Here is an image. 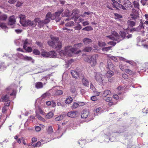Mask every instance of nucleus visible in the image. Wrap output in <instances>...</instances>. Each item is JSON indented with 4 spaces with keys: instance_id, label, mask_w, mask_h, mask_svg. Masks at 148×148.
<instances>
[{
    "instance_id": "1",
    "label": "nucleus",
    "mask_w": 148,
    "mask_h": 148,
    "mask_svg": "<svg viewBox=\"0 0 148 148\" xmlns=\"http://www.w3.org/2000/svg\"><path fill=\"white\" fill-rule=\"evenodd\" d=\"M63 11V10L61 9L59 11L55 13V14L52 15L51 13H48L46 16L45 19L42 21H39L38 18L35 19V21L38 22V24L40 26H42L44 24H46L49 22L50 19L53 20L55 19L56 22H58L61 19L60 17V14Z\"/></svg>"
},
{
    "instance_id": "2",
    "label": "nucleus",
    "mask_w": 148,
    "mask_h": 148,
    "mask_svg": "<svg viewBox=\"0 0 148 148\" xmlns=\"http://www.w3.org/2000/svg\"><path fill=\"white\" fill-rule=\"evenodd\" d=\"M120 35L115 31L112 32V35L106 36V37L110 39L116 41L117 42H119L121 40H122L124 38H132L131 34H129L127 33H126L123 32H120Z\"/></svg>"
},
{
    "instance_id": "3",
    "label": "nucleus",
    "mask_w": 148,
    "mask_h": 148,
    "mask_svg": "<svg viewBox=\"0 0 148 148\" xmlns=\"http://www.w3.org/2000/svg\"><path fill=\"white\" fill-rule=\"evenodd\" d=\"M59 40L58 37H51L50 40L48 41V43L49 46L53 48H60L61 47V44Z\"/></svg>"
},
{
    "instance_id": "4",
    "label": "nucleus",
    "mask_w": 148,
    "mask_h": 148,
    "mask_svg": "<svg viewBox=\"0 0 148 148\" xmlns=\"http://www.w3.org/2000/svg\"><path fill=\"white\" fill-rule=\"evenodd\" d=\"M96 57V55H90L86 56L84 58V60L85 61L89 63L92 67H94L97 64Z\"/></svg>"
},
{
    "instance_id": "5",
    "label": "nucleus",
    "mask_w": 148,
    "mask_h": 148,
    "mask_svg": "<svg viewBox=\"0 0 148 148\" xmlns=\"http://www.w3.org/2000/svg\"><path fill=\"white\" fill-rule=\"evenodd\" d=\"M75 51V49L69 46L65 48L64 50L60 51V54L61 55L62 54L64 56H71L72 55V54L74 53Z\"/></svg>"
},
{
    "instance_id": "6",
    "label": "nucleus",
    "mask_w": 148,
    "mask_h": 148,
    "mask_svg": "<svg viewBox=\"0 0 148 148\" xmlns=\"http://www.w3.org/2000/svg\"><path fill=\"white\" fill-rule=\"evenodd\" d=\"M81 117L83 119L87 118V119L86 120L87 122L90 121L94 119L93 114H90L89 112L86 110H84L83 111Z\"/></svg>"
},
{
    "instance_id": "7",
    "label": "nucleus",
    "mask_w": 148,
    "mask_h": 148,
    "mask_svg": "<svg viewBox=\"0 0 148 148\" xmlns=\"http://www.w3.org/2000/svg\"><path fill=\"white\" fill-rule=\"evenodd\" d=\"M41 55L42 56L45 57L53 58L55 56L56 53L54 51L47 52L45 50L42 49V51Z\"/></svg>"
},
{
    "instance_id": "8",
    "label": "nucleus",
    "mask_w": 148,
    "mask_h": 148,
    "mask_svg": "<svg viewBox=\"0 0 148 148\" xmlns=\"http://www.w3.org/2000/svg\"><path fill=\"white\" fill-rule=\"evenodd\" d=\"M95 79L96 81L98 82L99 83L102 84L103 83V78L104 76L101 74L96 73L95 74Z\"/></svg>"
},
{
    "instance_id": "9",
    "label": "nucleus",
    "mask_w": 148,
    "mask_h": 148,
    "mask_svg": "<svg viewBox=\"0 0 148 148\" xmlns=\"http://www.w3.org/2000/svg\"><path fill=\"white\" fill-rule=\"evenodd\" d=\"M130 16L131 18L134 20L138 19L139 17L138 11L134 9H132V13L130 14Z\"/></svg>"
},
{
    "instance_id": "10",
    "label": "nucleus",
    "mask_w": 148,
    "mask_h": 148,
    "mask_svg": "<svg viewBox=\"0 0 148 148\" xmlns=\"http://www.w3.org/2000/svg\"><path fill=\"white\" fill-rule=\"evenodd\" d=\"M123 6L127 8H130L132 7L131 3L128 0H125L123 2Z\"/></svg>"
},
{
    "instance_id": "11",
    "label": "nucleus",
    "mask_w": 148,
    "mask_h": 148,
    "mask_svg": "<svg viewBox=\"0 0 148 148\" xmlns=\"http://www.w3.org/2000/svg\"><path fill=\"white\" fill-rule=\"evenodd\" d=\"M71 74L72 76L75 79H77L78 77L82 78V76H80V73L75 71L71 70Z\"/></svg>"
},
{
    "instance_id": "12",
    "label": "nucleus",
    "mask_w": 148,
    "mask_h": 148,
    "mask_svg": "<svg viewBox=\"0 0 148 148\" xmlns=\"http://www.w3.org/2000/svg\"><path fill=\"white\" fill-rule=\"evenodd\" d=\"M107 68L110 70H112L114 68V65L112 63L110 59L107 60Z\"/></svg>"
},
{
    "instance_id": "13",
    "label": "nucleus",
    "mask_w": 148,
    "mask_h": 148,
    "mask_svg": "<svg viewBox=\"0 0 148 148\" xmlns=\"http://www.w3.org/2000/svg\"><path fill=\"white\" fill-rule=\"evenodd\" d=\"M21 25L25 27L29 25L32 26L35 25H34V23L33 21H31L29 20H27V21L25 20L23 23Z\"/></svg>"
},
{
    "instance_id": "14",
    "label": "nucleus",
    "mask_w": 148,
    "mask_h": 148,
    "mask_svg": "<svg viewBox=\"0 0 148 148\" xmlns=\"http://www.w3.org/2000/svg\"><path fill=\"white\" fill-rule=\"evenodd\" d=\"M77 111H72L68 112L67 114V116L70 117H75L77 116Z\"/></svg>"
},
{
    "instance_id": "15",
    "label": "nucleus",
    "mask_w": 148,
    "mask_h": 148,
    "mask_svg": "<svg viewBox=\"0 0 148 148\" xmlns=\"http://www.w3.org/2000/svg\"><path fill=\"white\" fill-rule=\"evenodd\" d=\"M15 18L13 16H11L9 18V22L8 23V25H12L15 23Z\"/></svg>"
},
{
    "instance_id": "16",
    "label": "nucleus",
    "mask_w": 148,
    "mask_h": 148,
    "mask_svg": "<svg viewBox=\"0 0 148 148\" xmlns=\"http://www.w3.org/2000/svg\"><path fill=\"white\" fill-rule=\"evenodd\" d=\"M84 105V102H78V103H74L73 105L71 106V108L73 109H74L79 106H81Z\"/></svg>"
},
{
    "instance_id": "17",
    "label": "nucleus",
    "mask_w": 148,
    "mask_h": 148,
    "mask_svg": "<svg viewBox=\"0 0 148 148\" xmlns=\"http://www.w3.org/2000/svg\"><path fill=\"white\" fill-rule=\"evenodd\" d=\"M83 42L85 45H87L90 44L92 42V40L90 38H86L83 39Z\"/></svg>"
},
{
    "instance_id": "18",
    "label": "nucleus",
    "mask_w": 148,
    "mask_h": 148,
    "mask_svg": "<svg viewBox=\"0 0 148 148\" xmlns=\"http://www.w3.org/2000/svg\"><path fill=\"white\" fill-rule=\"evenodd\" d=\"M31 43V41L27 39L25 40L24 41L23 48L26 50L27 49V46Z\"/></svg>"
},
{
    "instance_id": "19",
    "label": "nucleus",
    "mask_w": 148,
    "mask_h": 148,
    "mask_svg": "<svg viewBox=\"0 0 148 148\" xmlns=\"http://www.w3.org/2000/svg\"><path fill=\"white\" fill-rule=\"evenodd\" d=\"M82 83L85 86H88L89 85V82L85 78H83V77L82 76Z\"/></svg>"
},
{
    "instance_id": "20",
    "label": "nucleus",
    "mask_w": 148,
    "mask_h": 148,
    "mask_svg": "<svg viewBox=\"0 0 148 148\" xmlns=\"http://www.w3.org/2000/svg\"><path fill=\"white\" fill-rule=\"evenodd\" d=\"M25 16L24 15L21 14L19 16V18H20V22L22 25L23 23L25 20Z\"/></svg>"
},
{
    "instance_id": "21",
    "label": "nucleus",
    "mask_w": 148,
    "mask_h": 148,
    "mask_svg": "<svg viewBox=\"0 0 148 148\" xmlns=\"http://www.w3.org/2000/svg\"><path fill=\"white\" fill-rule=\"evenodd\" d=\"M24 58V60H25L30 61L33 63H34V60L31 57H28L26 56H25V57Z\"/></svg>"
},
{
    "instance_id": "22",
    "label": "nucleus",
    "mask_w": 148,
    "mask_h": 148,
    "mask_svg": "<svg viewBox=\"0 0 148 148\" xmlns=\"http://www.w3.org/2000/svg\"><path fill=\"white\" fill-rule=\"evenodd\" d=\"M35 87L37 89L42 88L43 87V84L41 82H38L35 84Z\"/></svg>"
},
{
    "instance_id": "23",
    "label": "nucleus",
    "mask_w": 148,
    "mask_h": 148,
    "mask_svg": "<svg viewBox=\"0 0 148 148\" xmlns=\"http://www.w3.org/2000/svg\"><path fill=\"white\" fill-rule=\"evenodd\" d=\"M78 13L79 12L77 10H73L71 14L73 16L72 17H79V16L78 15Z\"/></svg>"
},
{
    "instance_id": "24",
    "label": "nucleus",
    "mask_w": 148,
    "mask_h": 148,
    "mask_svg": "<svg viewBox=\"0 0 148 148\" xmlns=\"http://www.w3.org/2000/svg\"><path fill=\"white\" fill-rule=\"evenodd\" d=\"M114 74V72L111 70H110L107 72L106 74V76L107 77H110Z\"/></svg>"
},
{
    "instance_id": "25",
    "label": "nucleus",
    "mask_w": 148,
    "mask_h": 148,
    "mask_svg": "<svg viewBox=\"0 0 148 148\" xmlns=\"http://www.w3.org/2000/svg\"><path fill=\"white\" fill-rule=\"evenodd\" d=\"M8 16L5 14H2L0 16V21H4L7 19Z\"/></svg>"
},
{
    "instance_id": "26",
    "label": "nucleus",
    "mask_w": 148,
    "mask_h": 148,
    "mask_svg": "<svg viewBox=\"0 0 148 148\" xmlns=\"http://www.w3.org/2000/svg\"><path fill=\"white\" fill-rule=\"evenodd\" d=\"M92 49V48L91 47H85L82 51L84 52H89Z\"/></svg>"
},
{
    "instance_id": "27",
    "label": "nucleus",
    "mask_w": 148,
    "mask_h": 148,
    "mask_svg": "<svg viewBox=\"0 0 148 148\" xmlns=\"http://www.w3.org/2000/svg\"><path fill=\"white\" fill-rule=\"evenodd\" d=\"M63 93L62 90H55L54 91V94L56 95H61Z\"/></svg>"
},
{
    "instance_id": "28",
    "label": "nucleus",
    "mask_w": 148,
    "mask_h": 148,
    "mask_svg": "<svg viewBox=\"0 0 148 148\" xmlns=\"http://www.w3.org/2000/svg\"><path fill=\"white\" fill-rule=\"evenodd\" d=\"M119 66L120 69L123 71H124L126 70V69H125L126 67H127V68H128V66H126L125 65L120 64V63Z\"/></svg>"
},
{
    "instance_id": "29",
    "label": "nucleus",
    "mask_w": 148,
    "mask_h": 148,
    "mask_svg": "<svg viewBox=\"0 0 148 148\" xmlns=\"http://www.w3.org/2000/svg\"><path fill=\"white\" fill-rule=\"evenodd\" d=\"M70 15L69 11L68 10H66L64 13L62 14V16H66L68 17L70 16Z\"/></svg>"
},
{
    "instance_id": "30",
    "label": "nucleus",
    "mask_w": 148,
    "mask_h": 148,
    "mask_svg": "<svg viewBox=\"0 0 148 148\" xmlns=\"http://www.w3.org/2000/svg\"><path fill=\"white\" fill-rule=\"evenodd\" d=\"M133 4L135 8L138 9H139V5L138 2L137 0L134 1L133 2Z\"/></svg>"
},
{
    "instance_id": "31",
    "label": "nucleus",
    "mask_w": 148,
    "mask_h": 148,
    "mask_svg": "<svg viewBox=\"0 0 148 148\" xmlns=\"http://www.w3.org/2000/svg\"><path fill=\"white\" fill-rule=\"evenodd\" d=\"M135 23L133 21L128 20L127 21V24L130 27H133L135 25Z\"/></svg>"
},
{
    "instance_id": "32",
    "label": "nucleus",
    "mask_w": 148,
    "mask_h": 148,
    "mask_svg": "<svg viewBox=\"0 0 148 148\" xmlns=\"http://www.w3.org/2000/svg\"><path fill=\"white\" fill-rule=\"evenodd\" d=\"M93 28L90 26H88L82 29L83 30L86 31H90L92 30Z\"/></svg>"
},
{
    "instance_id": "33",
    "label": "nucleus",
    "mask_w": 148,
    "mask_h": 148,
    "mask_svg": "<svg viewBox=\"0 0 148 148\" xmlns=\"http://www.w3.org/2000/svg\"><path fill=\"white\" fill-rule=\"evenodd\" d=\"M53 115V113L51 112H49L48 113L46 116V118L49 119L52 118Z\"/></svg>"
},
{
    "instance_id": "34",
    "label": "nucleus",
    "mask_w": 148,
    "mask_h": 148,
    "mask_svg": "<svg viewBox=\"0 0 148 148\" xmlns=\"http://www.w3.org/2000/svg\"><path fill=\"white\" fill-rule=\"evenodd\" d=\"M63 119V116L62 115H60V116L56 117L55 119V121H61Z\"/></svg>"
},
{
    "instance_id": "35",
    "label": "nucleus",
    "mask_w": 148,
    "mask_h": 148,
    "mask_svg": "<svg viewBox=\"0 0 148 148\" xmlns=\"http://www.w3.org/2000/svg\"><path fill=\"white\" fill-rule=\"evenodd\" d=\"M74 25V24L73 21H70L65 24L66 26H71Z\"/></svg>"
},
{
    "instance_id": "36",
    "label": "nucleus",
    "mask_w": 148,
    "mask_h": 148,
    "mask_svg": "<svg viewBox=\"0 0 148 148\" xmlns=\"http://www.w3.org/2000/svg\"><path fill=\"white\" fill-rule=\"evenodd\" d=\"M110 93V91L109 90H106L104 91L103 94V96L104 97H106Z\"/></svg>"
},
{
    "instance_id": "37",
    "label": "nucleus",
    "mask_w": 148,
    "mask_h": 148,
    "mask_svg": "<svg viewBox=\"0 0 148 148\" xmlns=\"http://www.w3.org/2000/svg\"><path fill=\"white\" fill-rule=\"evenodd\" d=\"M114 15L115 17V19H120L121 18L123 17L122 15L117 13H114Z\"/></svg>"
},
{
    "instance_id": "38",
    "label": "nucleus",
    "mask_w": 148,
    "mask_h": 148,
    "mask_svg": "<svg viewBox=\"0 0 148 148\" xmlns=\"http://www.w3.org/2000/svg\"><path fill=\"white\" fill-rule=\"evenodd\" d=\"M33 53L35 55H39L40 54V51L38 49H34L33 51Z\"/></svg>"
},
{
    "instance_id": "39",
    "label": "nucleus",
    "mask_w": 148,
    "mask_h": 148,
    "mask_svg": "<svg viewBox=\"0 0 148 148\" xmlns=\"http://www.w3.org/2000/svg\"><path fill=\"white\" fill-rule=\"evenodd\" d=\"M73 99L72 97H70L67 99L65 101V103L66 104H69L73 101Z\"/></svg>"
},
{
    "instance_id": "40",
    "label": "nucleus",
    "mask_w": 148,
    "mask_h": 148,
    "mask_svg": "<svg viewBox=\"0 0 148 148\" xmlns=\"http://www.w3.org/2000/svg\"><path fill=\"white\" fill-rule=\"evenodd\" d=\"M70 90L71 92H72L73 94H74V95H76V89L75 86H72L71 87Z\"/></svg>"
},
{
    "instance_id": "41",
    "label": "nucleus",
    "mask_w": 148,
    "mask_h": 148,
    "mask_svg": "<svg viewBox=\"0 0 148 148\" xmlns=\"http://www.w3.org/2000/svg\"><path fill=\"white\" fill-rule=\"evenodd\" d=\"M116 7H119V8H121L123 10H126V8H125V7L123 6V5L119 4V3L117 4V5H116Z\"/></svg>"
},
{
    "instance_id": "42",
    "label": "nucleus",
    "mask_w": 148,
    "mask_h": 148,
    "mask_svg": "<svg viewBox=\"0 0 148 148\" xmlns=\"http://www.w3.org/2000/svg\"><path fill=\"white\" fill-rule=\"evenodd\" d=\"M0 27L3 29H6L7 28L6 24L3 23H0Z\"/></svg>"
},
{
    "instance_id": "43",
    "label": "nucleus",
    "mask_w": 148,
    "mask_h": 148,
    "mask_svg": "<svg viewBox=\"0 0 148 148\" xmlns=\"http://www.w3.org/2000/svg\"><path fill=\"white\" fill-rule=\"evenodd\" d=\"M50 95V93L48 92H46L43 94L42 96V98H45L48 96H49Z\"/></svg>"
},
{
    "instance_id": "44",
    "label": "nucleus",
    "mask_w": 148,
    "mask_h": 148,
    "mask_svg": "<svg viewBox=\"0 0 148 148\" xmlns=\"http://www.w3.org/2000/svg\"><path fill=\"white\" fill-rule=\"evenodd\" d=\"M111 1L112 2V4L113 5V7L117 8L116 7V5H117L118 3L115 0H112Z\"/></svg>"
},
{
    "instance_id": "45",
    "label": "nucleus",
    "mask_w": 148,
    "mask_h": 148,
    "mask_svg": "<svg viewBox=\"0 0 148 148\" xmlns=\"http://www.w3.org/2000/svg\"><path fill=\"white\" fill-rule=\"evenodd\" d=\"M140 2L143 6L146 4L148 5V0H141Z\"/></svg>"
},
{
    "instance_id": "46",
    "label": "nucleus",
    "mask_w": 148,
    "mask_h": 148,
    "mask_svg": "<svg viewBox=\"0 0 148 148\" xmlns=\"http://www.w3.org/2000/svg\"><path fill=\"white\" fill-rule=\"evenodd\" d=\"M75 29L76 30H80L82 28V26L79 24H77V25L74 27Z\"/></svg>"
},
{
    "instance_id": "47",
    "label": "nucleus",
    "mask_w": 148,
    "mask_h": 148,
    "mask_svg": "<svg viewBox=\"0 0 148 148\" xmlns=\"http://www.w3.org/2000/svg\"><path fill=\"white\" fill-rule=\"evenodd\" d=\"M2 101H5L8 100V97L7 95L3 96L2 98Z\"/></svg>"
},
{
    "instance_id": "48",
    "label": "nucleus",
    "mask_w": 148,
    "mask_h": 148,
    "mask_svg": "<svg viewBox=\"0 0 148 148\" xmlns=\"http://www.w3.org/2000/svg\"><path fill=\"white\" fill-rule=\"evenodd\" d=\"M142 28H144V27L143 26V23H141L136 28L137 29V31H138V32Z\"/></svg>"
},
{
    "instance_id": "49",
    "label": "nucleus",
    "mask_w": 148,
    "mask_h": 148,
    "mask_svg": "<svg viewBox=\"0 0 148 148\" xmlns=\"http://www.w3.org/2000/svg\"><path fill=\"white\" fill-rule=\"evenodd\" d=\"M83 45V44L82 43H79L78 44H75L74 45V47L76 48H79L82 47Z\"/></svg>"
},
{
    "instance_id": "50",
    "label": "nucleus",
    "mask_w": 148,
    "mask_h": 148,
    "mask_svg": "<svg viewBox=\"0 0 148 148\" xmlns=\"http://www.w3.org/2000/svg\"><path fill=\"white\" fill-rule=\"evenodd\" d=\"M112 48V47H104L102 49V50L103 51H108Z\"/></svg>"
},
{
    "instance_id": "51",
    "label": "nucleus",
    "mask_w": 148,
    "mask_h": 148,
    "mask_svg": "<svg viewBox=\"0 0 148 148\" xmlns=\"http://www.w3.org/2000/svg\"><path fill=\"white\" fill-rule=\"evenodd\" d=\"M109 58L110 59L114 61L115 62H117L118 61V60L117 58L114 56H110Z\"/></svg>"
},
{
    "instance_id": "52",
    "label": "nucleus",
    "mask_w": 148,
    "mask_h": 148,
    "mask_svg": "<svg viewBox=\"0 0 148 148\" xmlns=\"http://www.w3.org/2000/svg\"><path fill=\"white\" fill-rule=\"evenodd\" d=\"M98 44L99 46L100 47L105 46L106 45L105 42H99Z\"/></svg>"
},
{
    "instance_id": "53",
    "label": "nucleus",
    "mask_w": 148,
    "mask_h": 148,
    "mask_svg": "<svg viewBox=\"0 0 148 148\" xmlns=\"http://www.w3.org/2000/svg\"><path fill=\"white\" fill-rule=\"evenodd\" d=\"M90 88L93 92H95L96 91V89L92 84H90Z\"/></svg>"
},
{
    "instance_id": "54",
    "label": "nucleus",
    "mask_w": 148,
    "mask_h": 148,
    "mask_svg": "<svg viewBox=\"0 0 148 148\" xmlns=\"http://www.w3.org/2000/svg\"><path fill=\"white\" fill-rule=\"evenodd\" d=\"M18 56L21 59L24 60V58L25 57V56H24L21 54L19 53L18 54Z\"/></svg>"
},
{
    "instance_id": "55",
    "label": "nucleus",
    "mask_w": 148,
    "mask_h": 148,
    "mask_svg": "<svg viewBox=\"0 0 148 148\" xmlns=\"http://www.w3.org/2000/svg\"><path fill=\"white\" fill-rule=\"evenodd\" d=\"M127 73L129 74H132L133 73L132 71L130 69H126L125 71Z\"/></svg>"
},
{
    "instance_id": "56",
    "label": "nucleus",
    "mask_w": 148,
    "mask_h": 148,
    "mask_svg": "<svg viewBox=\"0 0 148 148\" xmlns=\"http://www.w3.org/2000/svg\"><path fill=\"white\" fill-rule=\"evenodd\" d=\"M48 132L49 133H51L53 132V129L51 126L49 127L48 129Z\"/></svg>"
},
{
    "instance_id": "57",
    "label": "nucleus",
    "mask_w": 148,
    "mask_h": 148,
    "mask_svg": "<svg viewBox=\"0 0 148 148\" xmlns=\"http://www.w3.org/2000/svg\"><path fill=\"white\" fill-rule=\"evenodd\" d=\"M37 118L40 120L42 121H43L44 119L39 114H37L36 115Z\"/></svg>"
},
{
    "instance_id": "58",
    "label": "nucleus",
    "mask_w": 148,
    "mask_h": 148,
    "mask_svg": "<svg viewBox=\"0 0 148 148\" xmlns=\"http://www.w3.org/2000/svg\"><path fill=\"white\" fill-rule=\"evenodd\" d=\"M116 43V42H113V41H111L109 42L108 43V45H112L113 46H114L115 45Z\"/></svg>"
},
{
    "instance_id": "59",
    "label": "nucleus",
    "mask_w": 148,
    "mask_h": 148,
    "mask_svg": "<svg viewBox=\"0 0 148 148\" xmlns=\"http://www.w3.org/2000/svg\"><path fill=\"white\" fill-rule=\"evenodd\" d=\"M126 62H127L131 65H133L134 63V62L132 60H128L126 61Z\"/></svg>"
},
{
    "instance_id": "60",
    "label": "nucleus",
    "mask_w": 148,
    "mask_h": 148,
    "mask_svg": "<svg viewBox=\"0 0 148 148\" xmlns=\"http://www.w3.org/2000/svg\"><path fill=\"white\" fill-rule=\"evenodd\" d=\"M5 67L4 65V63L2 62L0 63V69L2 68H3Z\"/></svg>"
},
{
    "instance_id": "61",
    "label": "nucleus",
    "mask_w": 148,
    "mask_h": 148,
    "mask_svg": "<svg viewBox=\"0 0 148 148\" xmlns=\"http://www.w3.org/2000/svg\"><path fill=\"white\" fill-rule=\"evenodd\" d=\"M91 99L93 101H95L97 100V98L96 96H93L91 97Z\"/></svg>"
},
{
    "instance_id": "62",
    "label": "nucleus",
    "mask_w": 148,
    "mask_h": 148,
    "mask_svg": "<svg viewBox=\"0 0 148 148\" xmlns=\"http://www.w3.org/2000/svg\"><path fill=\"white\" fill-rule=\"evenodd\" d=\"M122 77L125 79H127L128 78V76L127 74L124 73L122 74Z\"/></svg>"
},
{
    "instance_id": "63",
    "label": "nucleus",
    "mask_w": 148,
    "mask_h": 148,
    "mask_svg": "<svg viewBox=\"0 0 148 148\" xmlns=\"http://www.w3.org/2000/svg\"><path fill=\"white\" fill-rule=\"evenodd\" d=\"M36 130L37 132L41 130V128L39 126H36L35 127Z\"/></svg>"
},
{
    "instance_id": "64",
    "label": "nucleus",
    "mask_w": 148,
    "mask_h": 148,
    "mask_svg": "<svg viewBox=\"0 0 148 148\" xmlns=\"http://www.w3.org/2000/svg\"><path fill=\"white\" fill-rule=\"evenodd\" d=\"M83 26H85L89 24V23L87 21H85L82 23Z\"/></svg>"
}]
</instances>
